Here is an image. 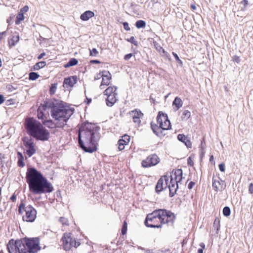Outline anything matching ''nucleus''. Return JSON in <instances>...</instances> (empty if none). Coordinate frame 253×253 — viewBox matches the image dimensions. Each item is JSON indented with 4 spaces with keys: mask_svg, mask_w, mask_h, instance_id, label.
I'll list each match as a JSON object with an SVG mask.
<instances>
[{
    "mask_svg": "<svg viewBox=\"0 0 253 253\" xmlns=\"http://www.w3.org/2000/svg\"><path fill=\"white\" fill-rule=\"evenodd\" d=\"M5 34H6L5 31L0 33V40H1V39H3V36L4 35H5Z\"/></svg>",
    "mask_w": 253,
    "mask_h": 253,
    "instance_id": "64",
    "label": "nucleus"
},
{
    "mask_svg": "<svg viewBox=\"0 0 253 253\" xmlns=\"http://www.w3.org/2000/svg\"><path fill=\"white\" fill-rule=\"evenodd\" d=\"M213 227L218 231L220 228V220L218 218H216L213 222Z\"/></svg>",
    "mask_w": 253,
    "mask_h": 253,
    "instance_id": "42",
    "label": "nucleus"
},
{
    "mask_svg": "<svg viewBox=\"0 0 253 253\" xmlns=\"http://www.w3.org/2000/svg\"><path fill=\"white\" fill-rule=\"evenodd\" d=\"M177 139L183 143L187 148H191L192 143L190 139L184 134H179L177 135Z\"/></svg>",
    "mask_w": 253,
    "mask_h": 253,
    "instance_id": "24",
    "label": "nucleus"
},
{
    "mask_svg": "<svg viewBox=\"0 0 253 253\" xmlns=\"http://www.w3.org/2000/svg\"><path fill=\"white\" fill-rule=\"evenodd\" d=\"M172 55H173L174 58L175 59L176 61L179 63V64L180 65V66H182V65H183V62L180 59V58H179L178 55L173 52H172Z\"/></svg>",
    "mask_w": 253,
    "mask_h": 253,
    "instance_id": "46",
    "label": "nucleus"
},
{
    "mask_svg": "<svg viewBox=\"0 0 253 253\" xmlns=\"http://www.w3.org/2000/svg\"><path fill=\"white\" fill-rule=\"evenodd\" d=\"M26 179L30 191L35 195L49 193L53 191L51 183L34 167L28 168Z\"/></svg>",
    "mask_w": 253,
    "mask_h": 253,
    "instance_id": "2",
    "label": "nucleus"
},
{
    "mask_svg": "<svg viewBox=\"0 0 253 253\" xmlns=\"http://www.w3.org/2000/svg\"><path fill=\"white\" fill-rule=\"evenodd\" d=\"M39 77L40 75L36 72H31L29 74V79L31 81H35Z\"/></svg>",
    "mask_w": 253,
    "mask_h": 253,
    "instance_id": "37",
    "label": "nucleus"
},
{
    "mask_svg": "<svg viewBox=\"0 0 253 253\" xmlns=\"http://www.w3.org/2000/svg\"><path fill=\"white\" fill-rule=\"evenodd\" d=\"M127 232V223L126 221H125L123 223L122 229H121V233L123 235H125Z\"/></svg>",
    "mask_w": 253,
    "mask_h": 253,
    "instance_id": "44",
    "label": "nucleus"
},
{
    "mask_svg": "<svg viewBox=\"0 0 253 253\" xmlns=\"http://www.w3.org/2000/svg\"><path fill=\"white\" fill-rule=\"evenodd\" d=\"M28 9H29L28 6L26 5V6H24L23 7H22L20 9V11L19 12H22L23 13L24 12H27L28 11Z\"/></svg>",
    "mask_w": 253,
    "mask_h": 253,
    "instance_id": "55",
    "label": "nucleus"
},
{
    "mask_svg": "<svg viewBox=\"0 0 253 253\" xmlns=\"http://www.w3.org/2000/svg\"><path fill=\"white\" fill-rule=\"evenodd\" d=\"M153 43H154V45L156 48V49L159 51V52L161 51V50H162L163 52L165 54H167L168 53L167 52H166L164 49L161 46V45L158 43L156 41H154L153 42Z\"/></svg>",
    "mask_w": 253,
    "mask_h": 253,
    "instance_id": "39",
    "label": "nucleus"
},
{
    "mask_svg": "<svg viewBox=\"0 0 253 253\" xmlns=\"http://www.w3.org/2000/svg\"><path fill=\"white\" fill-rule=\"evenodd\" d=\"M101 76L102 77V81L100 85V88H102V86L109 85L110 81L112 79L111 74L108 71H103Z\"/></svg>",
    "mask_w": 253,
    "mask_h": 253,
    "instance_id": "17",
    "label": "nucleus"
},
{
    "mask_svg": "<svg viewBox=\"0 0 253 253\" xmlns=\"http://www.w3.org/2000/svg\"><path fill=\"white\" fill-rule=\"evenodd\" d=\"M4 97L2 94H0V104L3 103L4 101Z\"/></svg>",
    "mask_w": 253,
    "mask_h": 253,
    "instance_id": "61",
    "label": "nucleus"
},
{
    "mask_svg": "<svg viewBox=\"0 0 253 253\" xmlns=\"http://www.w3.org/2000/svg\"><path fill=\"white\" fill-rule=\"evenodd\" d=\"M223 214L225 216H228L230 215L231 210L229 207L226 206L223 209Z\"/></svg>",
    "mask_w": 253,
    "mask_h": 253,
    "instance_id": "40",
    "label": "nucleus"
},
{
    "mask_svg": "<svg viewBox=\"0 0 253 253\" xmlns=\"http://www.w3.org/2000/svg\"><path fill=\"white\" fill-rule=\"evenodd\" d=\"M249 191L251 194L253 193V183H251L249 185Z\"/></svg>",
    "mask_w": 253,
    "mask_h": 253,
    "instance_id": "57",
    "label": "nucleus"
},
{
    "mask_svg": "<svg viewBox=\"0 0 253 253\" xmlns=\"http://www.w3.org/2000/svg\"><path fill=\"white\" fill-rule=\"evenodd\" d=\"M65 104L63 101L56 103L55 108L50 112L51 117L55 120L58 121L59 123H63L65 125L74 113V109L66 106Z\"/></svg>",
    "mask_w": 253,
    "mask_h": 253,
    "instance_id": "3",
    "label": "nucleus"
},
{
    "mask_svg": "<svg viewBox=\"0 0 253 253\" xmlns=\"http://www.w3.org/2000/svg\"><path fill=\"white\" fill-rule=\"evenodd\" d=\"M10 200L12 201V202H15V201L16 200V195H15V194H13L10 197Z\"/></svg>",
    "mask_w": 253,
    "mask_h": 253,
    "instance_id": "62",
    "label": "nucleus"
},
{
    "mask_svg": "<svg viewBox=\"0 0 253 253\" xmlns=\"http://www.w3.org/2000/svg\"><path fill=\"white\" fill-rule=\"evenodd\" d=\"M146 24V22L144 20H139L136 22L135 25L138 29H140L144 28Z\"/></svg>",
    "mask_w": 253,
    "mask_h": 253,
    "instance_id": "36",
    "label": "nucleus"
},
{
    "mask_svg": "<svg viewBox=\"0 0 253 253\" xmlns=\"http://www.w3.org/2000/svg\"><path fill=\"white\" fill-rule=\"evenodd\" d=\"M45 65L46 62L45 61H40L34 65L33 69L35 71L39 70V69L43 68Z\"/></svg>",
    "mask_w": 253,
    "mask_h": 253,
    "instance_id": "34",
    "label": "nucleus"
},
{
    "mask_svg": "<svg viewBox=\"0 0 253 253\" xmlns=\"http://www.w3.org/2000/svg\"><path fill=\"white\" fill-rule=\"evenodd\" d=\"M78 63V60L75 58H72L69 60L68 62L64 65V67L66 68H69L71 66H75Z\"/></svg>",
    "mask_w": 253,
    "mask_h": 253,
    "instance_id": "33",
    "label": "nucleus"
},
{
    "mask_svg": "<svg viewBox=\"0 0 253 253\" xmlns=\"http://www.w3.org/2000/svg\"><path fill=\"white\" fill-rule=\"evenodd\" d=\"M123 25L124 29L126 30V31H128L130 30L127 22H125L123 23Z\"/></svg>",
    "mask_w": 253,
    "mask_h": 253,
    "instance_id": "51",
    "label": "nucleus"
},
{
    "mask_svg": "<svg viewBox=\"0 0 253 253\" xmlns=\"http://www.w3.org/2000/svg\"><path fill=\"white\" fill-rule=\"evenodd\" d=\"M117 95L118 93H114V94L107 96L106 99V102L108 106L112 107L117 102L118 100Z\"/></svg>",
    "mask_w": 253,
    "mask_h": 253,
    "instance_id": "26",
    "label": "nucleus"
},
{
    "mask_svg": "<svg viewBox=\"0 0 253 253\" xmlns=\"http://www.w3.org/2000/svg\"><path fill=\"white\" fill-rule=\"evenodd\" d=\"M42 124L45 125L48 128H53L55 127H62L65 126V124L63 123L57 122L55 124L52 120H44L42 121Z\"/></svg>",
    "mask_w": 253,
    "mask_h": 253,
    "instance_id": "20",
    "label": "nucleus"
},
{
    "mask_svg": "<svg viewBox=\"0 0 253 253\" xmlns=\"http://www.w3.org/2000/svg\"><path fill=\"white\" fill-rule=\"evenodd\" d=\"M19 41V36L18 34L13 35L8 39V46L9 48L14 46Z\"/></svg>",
    "mask_w": 253,
    "mask_h": 253,
    "instance_id": "28",
    "label": "nucleus"
},
{
    "mask_svg": "<svg viewBox=\"0 0 253 253\" xmlns=\"http://www.w3.org/2000/svg\"><path fill=\"white\" fill-rule=\"evenodd\" d=\"M22 141L24 146L26 148V154L28 157H32L36 152V146L32 139L25 136L22 138Z\"/></svg>",
    "mask_w": 253,
    "mask_h": 253,
    "instance_id": "9",
    "label": "nucleus"
},
{
    "mask_svg": "<svg viewBox=\"0 0 253 253\" xmlns=\"http://www.w3.org/2000/svg\"><path fill=\"white\" fill-rule=\"evenodd\" d=\"M57 84H51L49 89L50 94H53L55 93L57 88Z\"/></svg>",
    "mask_w": 253,
    "mask_h": 253,
    "instance_id": "43",
    "label": "nucleus"
},
{
    "mask_svg": "<svg viewBox=\"0 0 253 253\" xmlns=\"http://www.w3.org/2000/svg\"><path fill=\"white\" fill-rule=\"evenodd\" d=\"M25 215L23 216L24 221L32 222L36 218L37 211L31 205H28L25 208Z\"/></svg>",
    "mask_w": 253,
    "mask_h": 253,
    "instance_id": "13",
    "label": "nucleus"
},
{
    "mask_svg": "<svg viewBox=\"0 0 253 253\" xmlns=\"http://www.w3.org/2000/svg\"><path fill=\"white\" fill-rule=\"evenodd\" d=\"M157 122L164 130H169L171 128V125L169 120L168 119L167 114L159 112L157 117Z\"/></svg>",
    "mask_w": 253,
    "mask_h": 253,
    "instance_id": "12",
    "label": "nucleus"
},
{
    "mask_svg": "<svg viewBox=\"0 0 253 253\" xmlns=\"http://www.w3.org/2000/svg\"><path fill=\"white\" fill-rule=\"evenodd\" d=\"M160 162V159L156 154L149 155L141 162V165L143 168H148L157 165Z\"/></svg>",
    "mask_w": 253,
    "mask_h": 253,
    "instance_id": "11",
    "label": "nucleus"
},
{
    "mask_svg": "<svg viewBox=\"0 0 253 253\" xmlns=\"http://www.w3.org/2000/svg\"><path fill=\"white\" fill-rule=\"evenodd\" d=\"M24 19V15L22 12H19L17 15L15 19V24L18 25L20 22Z\"/></svg>",
    "mask_w": 253,
    "mask_h": 253,
    "instance_id": "35",
    "label": "nucleus"
},
{
    "mask_svg": "<svg viewBox=\"0 0 253 253\" xmlns=\"http://www.w3.org/2000/svg\"><path fill=\"white\" fill-rule=\"evenodd\" d=\"M162 219H164V224L172 226L175 219L174 214L170 211L166 209H160Z\"/></svg>",
    "mask_w": 253,
    "mask_h": 253,
    "instance_id": "10",
    "label": "nucleus"
},
{
    "mask_svg": "<svg viewBox=\"0 0 253 253\" xmlns=\"http://www.w3.org/2000/svg\"><path fill=\"white\" fill-rule=\"evenodd\" d=\"M172 176L174 181L175 183H177L180 182L182 179V170L181 169H177L174 172L172 171Z\"/></svg>",
    "mask_w": 253,
    "mask_h": 253,
    "instance_id": "25",
    "label": "nucleus"
},
{
    "mask_svg": "<svg viewBox=\"0 0 253 253\" xmlns=\"http://www.w3.org/2000/svg\"><path fill=\"white\" fill-rule=\"evenodd\" d=\"M164 219L162 218L160 209H158L147 214L144 223L147 227L161 228L164 224Z\"/></svg>",
    "mask_w": 253,
    "mask_h": 253,
    "instance_id": "4",
    "label": "nucleus"
},
{
    "mask_svg": "<svg viewBox=\"0 0 253 253\" xmlns=\"http://www.w3.org/2000/svg\"><path fill=\"white\" fill-rule=\"evenodd\" d=\"M45 55H46V54L45 52H42V53H41L40 55H39L37 58L38 60H40Z\"/></svg>",
    "mask_w": 253,
    "mask_h": 253,
    "instance_id": "60",
    "label": "nucleus"
},
{
    "mask_svg": "<svg viewBox=\"0 0 253 253\" xmlns=\"http://www.w3.org/2000/svg\"><path fill=\"white\" fill-rule=\"evenodd\" d=\"M25 247L24 251H28L29 253H37L41 250L40 246V239L38 237L29 238L25 237L21 239Z\"/></svg>",
    "mask_w": 253,
    "mask_h": 253,
    "instance_id": "5",
    "label": "nucleus"
},
{
    "mask_svg": "<svg viewBox=\"0 0 253 253\" xmlns=\"http://www.w3.org/2000/svg\"><path fill=\"white\" fill-rule=\"evenodd\" d=\"M219 169V170L222 171L224 172L225 171V165L223 163L220 164L218 165Z\"/></svg>",
    "mask_w": 253,
    "mask_h": 253,
    "instance_id": "54",
    "label": "nucleus"
},
{
    "mask_svg": "<svg viewBox=\"0 0 253 253\" xmlns=\"http://www.w3.org/2000/svg\"><path fill=\"white\" fill-rule=\"evenodd\" d=\"M129 114L132 117L133 121L135 123H140L141 121L140 119L143 116V114L140 110L135 109L129 112Z\"/></svg>",
    "mask_w": 253,
    "mask_h": 253,
    "instance_id": "19",
    "label": "nucleus"
},
{
    "mask_svg": "<svg viewBox=\"0 0 253 253\" xmlns=\"http://www.w3.org/2000/svg\"><path fill=\"white\" fill-rule=\"evenodd\" d=\"M169 179L170 181H169L167 187L169 188V196L172 197L176 193L178 188V185L177 183H175V181H174L172 176H170Z\"/></svg>",
    "mask_w": 253,
    "mask_h": 253,
    "instance_id": "16",
    "label": "nucleus"
},
{
    "mask_svg": "<svg viewBox=\"0 0 253 253\" xmlns=\"http://www.w3.org/2000/svg\"><path fill=\"white\" fill-rule=\"evenodd\" d=\"M77 79L78 78L76 76H70L65 78L63 82L64 87H73L76 84Z\"/></svg>",
    "mask_w": 253,
    "mask_h": 253,
    "instance_id": "21",
    "label": "nucleus"
},
{
    "mask_svg": "<svg viewBox=\"0 0 253 253\" xmlns=\"http://www.w3.org/2000/svg\"><path fill=\"white\" fill-rule=\"evenodd\" d=\"M17 156L18 158V166L21 168L25 166V163H24V157L22 153L20 152H17Z\"/></svg>",
    "mask_w": 253,
    "mask_h": 253,
    "instance_id": "32",
    "label": "nucleus"
},
{
    "mask_svg": "<svg viewBox=\"0 0 253 253\" xmlns=\"http://www.w3.org/2000/svg\"><path fill=\"white\" fill-rule=\"evenodd\" d=\"M221 182L214 179V176L212 177V188L216 192L218 191H222L226 188V184L224 181L221 180Z\"/></svg>",
    "mask_w": 253,
    "mask_h": 253,
    "instance_id": "18",
    "label": "nucleus"
},
{
    "mask_svg": "<svg viewBox=\"0 0 253 253\" xmlns=\"http://www.w3.org/2000/svg\"><path fill=\"white\" fill-rule=\"evenodd\" d=\"M241 3H242L244 5V8L243 9H244L249 4L248 0H243Z\"/></svg>",
    "mask_w": 253,
    "mask_h": 253,
    "instance_id": "59",
    "label": "nucleus"
},
{
    "mask_svg": "<svg viewBox=\"0 0 253 253\" xmlns=\"http://www.w3.org/2000/svg\"><path fill=\"white\" fill-rule=\"evenodd\" d=\"M183 105V102L181 99L177 96L176 97L172 102V106L173 108H175V110H178L180 109Z\"/></svg>",
    "mask_w": 253,
    "mask_h": 253,
    "instance_id": "30",
    "label": "nucleus"
},
{
    "mask_svg": "<svg viewBox=\"0 0 253 253\" xmlns=\"http://www.w3.org/2000/svg\"><path fill=\"white\" fill-rule=\"evenodd\" d=\"M151 128L154 133L158 137H162L166 134L164 132L166 130H164V128L158 125V124L155 125L151 124Z\"/></svg>",
    "mask_w": 253,
    "mask_h": 253,
    "instance_id": "22",
    "label": "nucleus"
},
{
    "mask_svg": "<svg viewBox=\"0 0 253 253\" xmlns=\"http://www.w3.org/2000/svg\"><path fill=\"white\" fill-rule=\"evenodd\" d=\"M187 164L189 166H193L194 165V162H193V160L191 157H189L187 159Z\"/></svg>",
    "mask_w": 253,
    "mask_h": 253,
    "instance_id": "52",
    "label": "nucleus"
},
{
    "mask_svg": "<svg viewBox=\"0 0 253 253\" xmlns=\"http://www.w3.org/2000/svg\"><path fill=\"white\" fill-rule=\"evenodd\" d=\"M191 116V113L188 110H184L182 113V115L181 116V118L182 120H188Z\"/></svg>",
    "mask_w": 253,
    "mask_h": 253,
    "instance_id": "38",
    "label": "nucleus"
},
{
    "mask_svg": "<svg viewBox=\"0 0 253 253\" xmlns=\"http://www.w3.org/2000/svg\"><path fill=\"white\" fill-rule=\"evenodd\" d=\"M195 184V183L193 181H190L188 185V188L189 189H192V188L193 187V186H194V185Z\"/></svg>",
    "mask_w": 253,
    "mask_h": 253,
    "instance_id": "56",
    "label": "nucleus"
},
{
    "mask_svg": "<svg viewBox=\"0 0 253 253\" xmlns=\"http://www.w3.org/2000/svg\"><path fill=\"white\" fill-rule=\"evenodd\" d=\"M100 127L95 124L85 123L78 130L79 146L85 152L92 153L97 150Z\"/></svg>",
    "mask_w": 253,
    "mask_h": 253,
    "instance_id": "1",
    "label": "nucleus"
},
{
    "mask_svg": "<svg viewBox=\"0 0 253 253\" xmlns=\"http://www.w3.org/2000/svg\"><path fill=\"white\" fill-rule=\"evenodd\" d=\"M94 16V13L93 11L90 10H87L81 15L80 18L83 21H87L89 20V18L93 17Z\"/></svg>",
    "mask_w": 253,
    "mask_h": 253,
    "instance_id": "29",
    "label": "nucleus"
},
{
    "mask_svg": "<svg viewBox=\"0 0 253 253\" xmlns=\"http://www.w3.org/2000/svg\"><path fill=\"white\" fill-rule=\"evenodd\" d=\"M55 106H56V104L49 100H46L43 103L41 104V107L43 110H46V109H51V110H53Z\"/></svg>",
    "mask_w": 253,
    "mask_h": 253,
    "instance_id": "27",
    "label": "nucleus"
},
{
    "mask_svg": "<svg viewBox=\"0 0 253 253\" xmlns=\"http://www.w3.org/2000/svg\"><path fill=\"white\" fill-rule=\"evenodd\" d=\"M232 60L235 62H236L237 63H239L241 61V60H240V58L239 56H237V55H234L233 57H232Z\"/></svg>",
    "mask_w": 253,
    "mask_h": 253,
    "instance_id": "50",
    "label": "nucleus"
},
{
    "mask_svg": "<svg viewBox=\"0 0 253 253\" xmlns=\"http://www.w3.org/2000/svg\"><path fill=\"white\" fill-rule=\"evenodd\" d=\"M5 158V155L3 154L0 153V164L2 167L3 166V164L5 163L3 160Z\"/></svg>",
    "mask_w": 253,
    "mask_h": 253,
    "instance_id": "49",
    "label": "nucleus"
},
{
    "mask_svg": "<svg viewBox=\"0 0 253 253\" xmlns=\"http://www.w3.org/2000/svg\"><path fill=\"white\" fill-rule=\"evenodd\" d=\"M63 242V247L65 250L69 251L72 247L77 248L80 245V243L76 241L70 236L67 237L64 236L62 238Z\"/></svg>",
    "mask_w": 253,
    "mask_h": 253,
    "instance_id": "14",
    "label": "nucleus"
},
{
    "mask_svg": "<svg viewBox=\"0 0 253 253\" xmlns=\"http://www.w3.org/2000/svg\"><path fill=\"white\" fill-rule=\"evenodd\" d=\"M24 248L21 240L14 241V240L11 239L7 245V249L9 253H21Z\"/></svg>",
    "mask_w": 253,
    "mask_h": 253,
    "instance_id": "7",
    "label": "nucleus"
},
{
    "mask_svg": "<svg viewBox=\"0 0 253 253\" xmlns=\"http://www.w3.org/2000/svg\"><path fill=\"white\" fill-rule=\"evenodd\" d=\"M117 87L116 86H109L106 88L104 91V95L106 96L114 94V93H117L116 91Z\"/></svg>",
    "mask_w": 253,
    "mask_h": 253,
    "instance_id": "31",
    "label": "nucleus"
},
{
    "mask_svg": "<svg viewBox=\"0 0 253 253\" xmlns=\"http://www.w3.org/2000/svg\"><path fill=\"white\" fill-rule=\"evenodd\" d=\"M90 63L92 64H99L100 61L98 60H92L90 61Z\"/></svg>",
    "mask_w": 253,
    "mask_h": 253,
    "instance_id": "63",
    "label": "nucleus"
},
{
    "mask_svg": "<svg viewBox=\"0 0 253 253\" xmlns=\"http://www.w3.org/2000/svg\"><path fill=\"white\" fill-rule=\"evenodd\" d=\"M26 205L22 201L18 207V213L20 214H22L23 213V211H25V208L26 207Z\"/></svg>",
    "mask_w": 253,
    "mask_h": 253,
    "instance_id": "41",
    "label": "nucleus"
},
{
    "mask_svg": "<svg viewBox=\"0 0 253 253\" xmlns=\"http://www.w3.org/2000/svg\"><path fill=\"white\" fill-rule=\"evenodd\" d=\"M13 103H14V100L12 99L7 100L5 102L6 105H9L13 104Z\"/></svg>",
    "mask_w": 253,
    "mask_h": 253,
    "instance_id": "58",
    "label": "nucleus"
},
{
    "mask_svg": "<svg viewBox=\"0 0 253 253\" xmlns=\"http://www.w3.org/2000/svg\"><path fill=\"white\" fill-rule=\"evenodd\" d=\"M132 56V53H128L125 55L124 60L128 61Z\"/></svg>",
    "mask_w": 253,
    "mask_h": 253,
    "instance_id": "53",
    "label": "nucleus"
},
{
    "mask_svg": "<svg viewBox=\"0 0 253 253\" xmlns=\"http://www.w3.org/2000/svg\"><path fill=\"white\" fill-rule=\"evenodd\" d=\"M126 41L135 46H137L138 44V42L135 40L133 36H131L129 39H127Z\"/></svg>",
    "mask_w": 253,
    "mask_h": 253,
    "instance_id": "45",
    "label": "nucleus"
},
{
    "mask_svg": "<svg viewBox=\"0 0 253 253\" xmlns=\"http://www.w3.org/2000/svg\"><path fill=\"white\" fill-rule=\"evenodd\" d=\"M98 52L95 48H93L91 50L90 49L89 54L90 56H96Z\"/></svg>",
    "mask_w": 253,
    "mask_h": 253,
    "instance_id": "48",
    "label": "nucleus"
},
{
    "mask_svg": "<svg viewBox=\"0 0 253 253\" xmlns=\"http://www.w3.org/2000/svg\"><path fill=\"white\" fill-rule=\"evenodd\" d=\"M59 221L63 225H67L68 224V220L65 217H61L60 218Z\"/></svg>",
    "mask_w": 253,
    "mask_h": 253,
    "instance_id": "47",
    "label": "nucleus"
},
{
    "mask_svg": "<svg viewBox=\"0 0 253 253\" xmlns=\"http://www.w3.org/2000/svg\"><path fill=\"white\" fill-rule=\"evenodd\" d=\"M169 177L167 175L162 176L158 181L155 186V191L157 193L159 194L161 192L166 189L168 186V183Z\"/></svg>",
    "mask_w": 253,
    "mask_h": 253,
    "instance_id": "15",
    "label": "nucleus"
},
{
    "mask_svg": "<svg viewBox=\"0 0 253 253\" xmlns=\"http://www.w3.org/2000/svg\"><path fill=\"white\" fill-rule=\"evenodd\" d=\"M130 137L127 134H125L122 137V139H120L118 142V149L120 151L124 149L125 145L127 144L129 142Z\"/></svg>",
    "mask_w": 253,
    "mask_h": 253,
    "instance_id": "23",
    "label": "nucleus"
},
{
    "mask_svg": "<svg viewBox=\"0 0 253 253\" xmlns=\"http://www.w3.org/2000/svg\"><path fill=\"white\" fill-rule=\"evenodd\" d=\"M32 137L35 138L37 140L45 141L49 139L50 133L48 130L42 124L35 133L32 135Z\"/></svg>",
    "mask_w": 253,
    "mask_h": 253,
    "instance_id": "8",
    "label": "nucleus"
},
{
    "mask_svg": "<svg viewBox=\"0 0 253 253\" xmlns=\"http://www.w3.org/2000/svg\"><path fill=\"white\" fill-rule=\"evenodd\" d=\"M41 125L39 121L32 117L27 118L24 123V126L27 132L31 136Z\"/></svg>",
    "mask_w": 253,
    "mask_h": 253,
    "instance_id": "6",
    "label": "nucleus"
}]
</instances>
